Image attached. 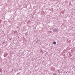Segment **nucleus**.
<instances>
[{
  "instance_id": "f257e3e1",
  "label": "nucleus",
  "mask_w": 75,
  "mask_h": 75,
  "mask_svg": "<svg viewBox=\"0 0 75 75\" xmlns=\"http://www.w3.org/2000/svg\"><path fill=\"white\" fill-rule=\"evenodd\" d=\"M53 44H54V45H55L56 44V42H54L53 43Z\"/></svg>"
},
{
  "instance_id": "f03ea898",
  "label": "nucleus",
  "mask_w": 75,
  "mask_h": 75,
  "mask_svg": "<svg viewBox=\"0 0 75 75\" xmlns=\"http://www.w3.org/2000/svg\"><path fill=\"white\" fill-rule=\"evenodd\" d=\"M53 75H57V74H54Z\"/></svg>"
},
{
  "instance_id": "20e7f679",
  "label": "nucleus",
  "mask_w": 75,
  "mask_h": 75,
  "mask_svg": "<svg viewBox=\"0 0 75 75\" xmlns=\"http://www.w3.org/2000/svg\"><path fill=\"white\" fill-rule=\"evenodd\" d=\"M75 67H74V68H75Z\"/></svg>"
},
{
  "instance_id": "7ed1b4c3",
  "label": "nucleus",
  "mask_w": 75,
  "mask_h": 75,
  "mask_svg": "<svg viewBox=\"0 0 75 75\" xmlns=\"http://www.w3.org/2000/svg\"><path fill=\"white\" fill-rule=\"evenodd\" d=\"M59 71V70H58V71Z\"/></svg>"
}]
</instances>
